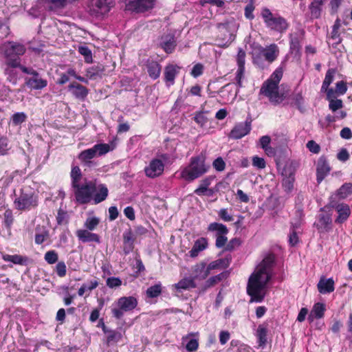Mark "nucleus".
<instances>
[{
  "instance_id": "2f4dec72",
  "label": "nucleus",
  "mask_w": 352,
  "mask_h": 352,
  "mask_svg": "<svg viewBox=\"0 0 352 352\" xmlns=\"http://www.w3.org/2000/svg\"><path fill=\"white\" fill-rule=\"evenodd\" d=\"M3 65V72L5 75L7 76V80L9 82H12L13 84H15L16 81V74L14 72V69L19 68V67L10 66L7 63L6 60H4Z\"/></svg>"
},
{
  "instance_id": "423d86ee",
  "label": "nucleus",
  "mask_w": 352,
  "mask_h": 352,
  "mask_svg": "<svg viewBox=\"0 0 352 352\" xmlns=\"http://www.w3.org/2000/svg\"><path fill=\"white\" fill-rule=\"evenodd\" d=\"M218 35L217 37V45L220 47H228L235 38V33L238 29V25L234 19H230L223 23H218Z\"/></svg>"
},
{
  "instance_id": "09e8293b",
  "label": "nucleus",
  "mask_w": 352,
  "mask_h": 352,
  "mask_svg": "<svg viewBox=\"0 0 352 352\" xmlns=\"http://www.w3.org/2000/svg\"><path fill=\"white\" fill-rule=\"evenodd\" d=\"M122 280L119 277H109L106 280L107 286L111 289L120 287L122 285Z\"/></svg>"
},
{
  "instance_id": "e433bc0d",
  "label": "nucleus",
  "mask_w": 352,
  "mask_h": 352,
  "mask_svg": "<svg viewBox=\"0 0 352 352\" xmlns=\"http://www.w3.org/2000/svg\"><path fill=\"white\" fill-rule=\"evenodd\" d=\"M340 27H341V21L339 18H337L334 22L333 27H332V31L331 33V38L333 40H336L337 43H340L342 41V38L340 37V33L339 32Z\"/></svg>"
},
{
  "instance_id": "9d476101",
  "label": "nucleus",
  "mask_w": 352,
  "mask_h": 352,
  "mask_svg": "<svg viewBox=\"0 0 352 352\" xmlns=\"http://www.w3.org/2000/svg\"><path fill=\"white\" fill-rule=\"evenodd\" d=\"M260 94L269 98L273 104H278L283 100V97L278 92V85L271 81H265L263 84Z\"/></svg>"
},
{
  "instance_id": "c85d7f7f",
  "label": "nucleus",
  "mask_w": 352,
  "mask_h": 352,
  "mask_svg": "<svg viewBox=\"0 0 352 352\" xmlns=\"http://www.w3.org/2000/svg\"><path fill=\"white\" fill-rule=\"evenodd\" d=\"M231 261L230 257H226L224 258H219L211 262L208 266L207 268L208 270L209 273L212 270H221L227 268Z\"/></svg>"
},
{
  "instance_id": "c03bdc74",
  "label": "nucleus",
  "mask_w": 352,
  "mask_h": 352,
  "mask_svg": "<svg viewBox=\"0 0 352 352\" xmlns=\"http://www.w3.org/2000/svg\"><path fill=\"white\" fill-rule=\"evenodd\" d=\"M257 338L259 346H265L267 342V330L265 328L259 326L257 329Z\"/></svg>"
},
{
  "instance_id": "cd10ccee",
  "label": "nucleus",
  "mask_w": 352,
  "mask_h": 352,
  "mask_svg": "<svg viewBox=\"0 0 352 352\" xmlns=\"http://www.w3.org/2000/svg\"><path fill=\"white\" fill-rule=\"evenodd\" d=\"M336 209L338 213V216L336 219V222L342 223L348 219L350 214L349 207L346 204H340L336 206Z\"/></svg>"
},
{
  "instance_id": "49530a36",
  "label": "nucleus",
  "mask_w": 352,
  "mask_h": 352,
  "mask_svg": "<svg viewBox=\"0 0 352 352\" xmlns=\"http://www.w3.org/2000/svg\"><path fill=\"white\" fill-rule=\"evenodd\" d=\"M45 261L50 265L56 263L58 260V253L55 250L47 251L44 256Z\"/></svg>"
},
{
  "instance_id": "6ab92c4d",
  "label": "nucleus",
  "mask_w": 352,
  "mask_h": 352,
  "mask_svg": "<svg viewBox=\"0 0 352 352\" xmlns=\"http://www.w3.org/2000/svg\"><path fill=\"white\" fill-rule=\"evenodd\" d=\"M266 26L272 30L283 32L288 28L287 21L281 16H274L267 24Z\"/></svg>"
},
{
  "instance_id": "13d9d810",
  "label": "nucleus",
  "mask_w": 352,
  "mask_h": 352,
  "mask_svg": "<svg viewBox=\"0 0 352 352\" xmlns=\"http://www.w3.org/2000/svg\"><path fill=\"white\" fill-rule=\"evenodd\" d=\"M289 44L291 52L296 54V52H298L300 48L298 38L297 37H291Z\"/></svg>"
},
{
  "instance_id": "052dcab7",
  "label": "nucleus",
  "mask_w": 352,
  "mask_h": 352,
  "mask_svg": "<svg viewBox=\"0 0 352 352\" xmlns=\"http://www.w3.org/2000/svg\"><path fill=\"white\" fill-rule=\"evenodd\" d=\"M252 164L254 166H255L259 169L265 168L266 166V163H265V160L263 157H260L258 156L253 157Z\"/></svg>"
},
{
  "instance_id": "de8ad7c7",
  "label": "nucleus",
  "mask_w": 352,
  "mask_h": 352,
  "mask_svg": "<svg viewBox=\"0 0 352 352\" xmlns=\"http://www.w3.org/2000/svg\"><path fill=\"white\" fill-rule=\"evenodd\" d=\"M45 3H51L50 10L63 8L67 5V0H43Z\"/></svg>"
},
{
  "instance_id": "a18cd8bd",
  "label": "nucleus",
  "mask_w": 352,
  "mask_h": 352,
  "mask_svg": "<svg viewBox=\"0 0 352 352\" xmlns=\"http://www.w3.org/2000/svg\"><path fill=\"white\" fill-rule=\"evenodd\" d=\"M100 223V219L96 217H89L86 219L84 226L87 230H94Z\"/></svg>"
},
{
  "instance_id": "aec40b11",
  "label": "nucleus",
  "mask_w": 352,
  "mask_h": 352,
  "mask_svg": "<svg viewBox=\"0 0 352 352\" xmlns=\"http://www.w3.org/2000/svg\"><path fill=\"white\" fill-rule=\"evenodd\" d=\"M145 65L148 74L151 78L156 80L160 77L162 66L158 62L148 59Z\"/></svg>"
},
{
  "instance_id": "20e7f679",
  "label": "nucleus",
  "mask_w": 352,
  "mask_h": 352,
  "mask_svg": "<svg viewBox=\"0 0 352 352\" xmlns=\"http://www.w3.org/2000/svg\"><path fill=\"white\" fill-rule=\"evenodd\" d=\"M279 52V48L275 43L266 47L257 45L254 47L252 53L253 63L258 67L263 68L264 61H267L270 64L273 63L278 58Z\"/></svg>"
},
{
  "instance_id": "f257e3e1",
  "label": "nucleus",
  "mask_w": 352,
  "mask_h": 352,
  "mask_svg": "<svg viewBox=\"0 0 352 352\" xmlns=\"http://www.w3.org/2000/svg\"><path fill=\"white\" fill-rule=\"evenodd\" d=\"M71 188L75 201L78 204H87L93 202L98 204L104 201L109 195L105 184L97 185L96 180H89L82 176L80 168L73 166L70 173Z\"/></svg>"
},
{
  "instance_id": "a19ab883",
  "label": "nucleus",
  "mask_w": 352,
  "mask_h": 352,
  "mask_svg": "<svg viewBox=\"0 0 352 352\" xmlns=\"http://www.w3.org/2000/svg\"><path fill=\"white\" fill-rule=\"evenodd\" d=\"M27 120V115L24 112H17L12 116V124L14 126H18L25 122Z\"/></svg>"
},
{
  "instance_id": "e2e57ef3",
  "label": "nucleus",
  "mask_w": 352,
  "mask_h": 352,
  "mask_svg": "<svg viewBox=\"0 0 352 352\" xmlns=\"http://www.w3.org/2000/svg\"><path fill=\"white\" fill-rule=\"evenodd\" d=\"M198 340L195 338H192L186 343V349L188 351L192 352L196 351L198 349Z\"/></svg>"
},
{
  "instance_id": "58836bf2",
  "label": "nucleus",
  "mask_w": 352,
  "mask_h": 352,
  "mask_svg": "<svg viewBox=\"0 0 352 352\" xmlns=\"http://www.w3.org/2000/svg\"><path fill=\"white\" fill-rule=\"evenodd\" d=\"M335 74L336 70L334 69H329L327 70L324 80L322 82L321 91L327 89L329 87V86L332 83Z\"/></svg>"
},
{
  "instance_id": "680f3d73",
  "label": "nucleus",
  "mask_w": 352,
  "mask_h": 352,
  "mask_svg": "<svg viewBox=\"0 0 352 352\" xmlns=\"http://www.w3.org/2000/svg\"><path fill=\"white\" fill-rule=\"evenodd\" d=\"M254 10V6L252 2H250L245 7V16L248 19H253L254 16L253 14V11Z\"/></svg>"
},
{
  "instance_id": "4c0bfd02",
  "label": "nucleus",
  "mask_w": 352,
  "mask_h": 352,
  "mask_svg": "<svg viewBox=\"0 0 352 352\" xmlns=\"http://www.w3.org/2000/svg\"><path fill=\"white\" fill-rule=\"evenodd\" d=\"M161 293L162 285L160 283L149 287L146 292V296L151 298L157 297L161 294Z\"/></svg>"
},
{
  "instance_id": "4d7b16f0",
  "label": "nucleus",
  "mask_w": 352,
  "mask_h": 352,
  "mask_svg": "<svg viewBox=\"0 0 352 352\" xmlns=\"http://www.w3.org/2000/svg\"><path fill=\"white\" fill-rule=\"evenodd\" d=\"M194 120L199 125L203 126L207 122L208 118L205 116L204 112L200 111L196 113Z\"/></svg>"
},
{
  "instance_id": "a878e982",
  "label": "nucleus",
  "mask_w": 352,
  "mask_h": 352,
  "mask_svg": "<svg viewBox=\"0 0 352 352\" xmlns=\"http://www.w3.org/2000/svg\"><path fill=\"white\" fill-rule=\"evenodd\" d=\"M49 230L44 226L37 225L35 228V243L41 245L45 240L49 238Z\"/></svg>"
},
{
  "instance_id": "774afa93",
  "label": "nucleus",
  "mask_w": 352,
  "mask_h": 352,
  "mask_svg": "<svg viewBox=\"0 0 352 352\" xmlns=\"http://www.w3.org/2000/svg\"><path fill=\"white\" fill-rule=\"evenodd\" d=\"M203 69V65L200 63H197L195 65H194L190 74L193 77L197 78L202 74Z\"/></svg>"
},
{
  "instance_id": "603ef678",
  "label": "nucleus",
  "mask_w": 352,
  "mask_h": 352,
  "mask_svg": "<svg viewBox=\"0 0 352 352\" xmlns=\"http://www.w3.org/2000/svg\"><path fill=\"white\" fill-rule=\"evenodd\" d=\"M56 272L59 277H64L67 273V267L63 261H59L56 265Z\"/></svg>"
},
{
  "instance_id": "393cba45",
  "label": "nucleus",
  "mask_w": 352,
  "mask_h": 352,
  "mask_svg": "<svg viewBox=\"0 0 352 352\" xmlns=\"http://www.w3.org/2000/svg\"><path fill=\"white\" fill-rule=\"evenodd\" d=\"M326 310L325 305L322 302H317L316 303L309 316L308 320L310 322L314 321V319H320L324 316V311Z\"/></svg>"
},
{
  "instance_id": "8fccbe9b",
  "label": "nucleus",
  "mask_w": 352,
  "mask_h": 352,
  "mask_svg": "<svg viewBox=\"0 0 352 352\" xmlns=\"http://www.w3.org/2000/svg\"><path fill=\"white\" fill-rule=\"evenodd\" d=\"M122 338L120 332L115 330H109L107 336L108 343L117 342Z\"/></svg>"
},
{
  "instance_id": "3c124183",
  "label": "nucleus",
  "mask_w": 352,
  "mask_h": 352,
  "mask_svg": "<svg viewBox=\"0 0 352 352\" xmlns=\"http://www.w3.org/2000/svg\"><path fill=\"white\" fill-rule=\"evenodd\" d=\"M329 107L332 111L335 112L343 107L342 100L340 99H331Z\"/></svg>"
},
{
  "instance_id": "338daca9",
  "label": "nucleus",
  "mask_w": 352,
  "mask_h": 352,
  "mask_svg": "<svg viewBox=\"0 0 352 352\" xmlns=\"http://www.w3.org/2000/svg\"><path fill=\"white\" fill-rule=\"evenodd\" d=\"M134 239L131 229L126 230L123 233V243H133Z\"/></svg>"
},
{
  "instance_id": "69168bd1",
  "label": "nucleus",
  "mask_w": 352,
  "mask_h": 352,
  "mask_svg": "<svg viewBox=\"0 0 352 352\" xmlns=\"http://www.w3.org/2000/svg\"><path fill=\"white\" fill-rule=\"evenodd\" d=\"M8 142L6 138H0V155H5L8 153Z\"/></svg>"
},
{
  "instance_id": "ea45409f",
  "label": "nucleus",
  "mask_w": 352,
  "mask_h": 352,
  "mask_svg": "<svg viewBox=\"0 0 352 352\" xmlns=\"http://www.w3.org/2000/svg\"><path fill=\"white\" fill-rule=\"evenodd\" d=\"M351 193L352 183H345L338 190V195L342 199L346 198Z\"/></svg>"
},
{
  "instance_id": "0eeeda50",
  "label": "nucleus",
  "mask_w": 352,
  "mask_h": 352,
  "mask_svg": "<svg viewBox=\"0 0 352 352\" xmlns=\"http://www.w3.org/2000/svg\"><path fill=\"white\" fill-rule=\"evenodd\" d=\"M109 151L110 146L108 144H97L92 148L80 152L78 158L83 166L90 168L96 165V164L92 161V159L96 156L104 155Z\"/></svg>"
},
{
  "instance_id": "7c9ffc66",
  "label": "nucleus",
  "mask_w": 352,
  "mask_h": 352,
  "mask_svg": "<svg viewBox=\"0 0 352 352\" xmlns=\"http://www.w3.org/2000/svg\"><path fill=\"white\" fill-rule=\"evenodd\" d=\"M208 230L215 232V236L226 235L228 233L227 227L220 223L213 222L208 225Z\"/></svg>"
},
{
  "instance_id": "37998d69",
  "label": "nucleus",
  "mask_w": 352,
  "mask_h": 352,
  "mask_svg": "<svg viewBox=\"0 0 352 352\" xmlns=\"http://www.w3.org/2000/svg\"><path fill=\"white\" fill-rule=\"evenodd\" d=\"M283 73V68L279 67L276 69V70L271 75L270 78L266 81H271L272 82L276 83V85H278L282 78Z\"/></svg>"
},
{
  "instance_id": "79ce46f5",
  "label": "nucleus",
  "mask_w": 352,
  "mask_h": 352,
  "mask_svg": "<svg viewBox=\"0 0 352 352\" xmlns=\"http://www.w3.org/2000/svg\"><path fill=\"white\" fill-rule=\"evenodd\" d=\"M322 6L320 5H316L313 3H311L309 6V9L310 10L311 13V18L312 19H318L321 16L322 12Z\"/></svg>"
},
{
  "instance_id": "bb28decb",
  "label": "nucleus",
  "mask_w": 352,
  "mask_h": 352,
  "mask_svg": "<svg viewBox=\"0 0 352 352\" xmlns=\"http://www.w3.org/2000/svg\"><path fill=\"white\" fill-rule=\"evenodd\" d=\"M210 274L205 263L196 265L193 270L192 278L195 280H204Z\"/></svg>"
},
{
  "instance_id": "f03ea898",
  "label": "nucleus",
  "mask_w": 352,
  "mask_h": 352,
  "mask_svg": "<svg viewBox=\"0 0 352 352\" xmlns=\"http://www.w3.org/2000/svg\"><path fill=\"white\" fill-rule=\"evenodd\" d=\"M274 262L273 255H268L256 267L248 279L247 293L251 301L261 302L264 299L267 283L272 277V270Z\"/></svg>"
},
{
  "instance_id": "f8f14e48",
  "label": "nucleus",
  "mask_w": 352,
  "mask_h": 352,
  "mask_svg": "<svg viewBox=\"0 0 352 352\" xmlns=\"http://www.w3.org/2000/svg\"><path fill=\"white\" fill-rule=\"evenodd\" d=\"M164 170V162L160 159H153L144 168V173L148 177L155 178L160 176L163 173Z\"/></svg>"
},
{
  "instance_id": "c756f323",
  "label": "nucleus",
  "mask_w": 352,
  "mask_h": 352,
  "mask_svg": "<svg viewBox=\"0 0 352 352\" xmlns=\"http://www.w3.org/2000/svg\"><path fill=\"white\" fill-rule=\"evenodd\" d=\"M2 258L5 261L12 262L14 264L21 265H27L29 261V258L27 256H23L19 254L10 255L6 254H3Z\"/></svg>"
},
{
  "instance_id": "412c9836",
  "label": "nucleus",
  "mask_w": 352,
  "mask_h": 352,
  "mask_svg": "<svg viewBox=\"0 0 352 352\" xmlns=\"http://www.w3.org/2000/svg\"><path fill=\"white\" fill-rule=\"evenodd\" d=\"M160 45L166 53H172L176 47V41L174 35L169 34L162 36Z\"/></svg>"
},
{
  "instance_id": "4be33fe9",
  "label": "nucleus",
  "mask_w": 352,
  "mask_h": 352,
  "mask_svg": "<svg viewBox=\"0 0 352 352\" xmlns=\"http://www.w3.org/2000/svg\"><path fill=\"white\" fill-rule=\"evenodd\" d=\"M76 236L79 241L82 243L96 242L99 243L100 242V236L98 234L90 232L87 230H78L76 232Z\"/></svg>"
},
{
  "instance_id": "2eb2a0df",
  "label": "nucleus",
  "mask_w": 352,
  "mask_h": 352,
  "mask_svg": "<svg viewBox=\"0 0 352 352\" xmlns=\"http://www.w3.org/2000/svg\"><path fill=\"white\" fill-rule=\"evenodd\" d=\"M282 175L283 176V186L285 190L290 192L293 189L295 179L294 167L291 164L286 165L283 170Z\"/></svg>"
},
{
  "instance_id": "f704fd0d",
  "label": "nucleus",
  "mask_w": 352,
  "mask_h": 352,
  "mask_svg": "<svg viewBox=\"0 0 352 352\" xmlns=\"http://www.w3.org/2000/svg\"><path fill=\"white\" fill-rule=\"evenodd\" d=\"M228 276L227 272H221L216 276H212L209 278L205 283L204 288L205 289L211 287L218 283L219 282L221 281L224 278H226Z\"/></svg>"
},
{
  "instance_id": "0e129e2a",
  "label": "nucleus",
  "mask_w": 352,
  "mask_h": 352,
  "mask_svg": "<svg viewBox=\"0 0 352 352\" xmlns=\"http://www.w3.org/2000/svg\"><path fill=\"white\" fill-rule=\"evenodd\" d=\"M219 217L224 221H232L233 217L228 212V209L221 208L218 212Z\"/></svg>"
},
{
  "instance_id": "dca6fc26",
  "label": "nucleus",
  "mask_w": 352,
  "mask_h": 352,
  "mask_svg": "<svg viewBox=\"0 0 352 352\" xmlns=\"http://www.w3.org/2000/svg\"><path fill=\"white\" fill-rule=\"evenodd\" d=\"M25 80L26 85L29 88L34 90L43 89L47 85V80L42 78L38 73L34 76L25 78Z\"/></svg>"
},
{
  "instance_id": "ddd939ff",
  "label": "nucleus",
  "mask_w": 352,
  "mask_h": 352,
  "mask_svg": "<svg viewBox=\"0 0 352 352\" xmlns=\"http://www.w3.org/2000/svg\"><path fill=\"white\" fill-rule=\"evenodd\" d=\"M251 122L245 121L244 122H239L235 124L234 128L231 130L229 138L238 140L243 138L248 135L251 131Z\"/></svg>"
},
{
  "instance_id": "bf43d9fd",
  "label": "nucleus",
  "mask_w": 352,
  "mask_h": 352,
  "mask_svg": "<svg viewBox=\"0 0 352 352\" xmlns=\"http://www.w3.org/2000/svg\"><path fill=\"white\" fill-rule=\"evenodd\" d=\"M347 91L346 83L343 81H339L336 84V92L338 95H344Z\"/></svg>"
},
{
  "instance_id": "9b49d317",
  "label": "nucleus",
  "mask_w": 352,
  "mask_h": 352,
  "mask_svg": "<svg viewBox=\"0 0 352 352\" xmlns=\"http://www.w3.org/2000/svg\"><path fill=\"white\" fill-rule=\"evenodd\" d=\"M14 204L18 210H30L37 206V197L32 192L22 190L20 196L14 200Z\"/></svg>"
},
{
  "instance_id": "f3484780",
  "label": "nucleus",
  "mask_w": 352,
  "mask_h": 352,
  "mask_svg": "<svg viewBox=\"0 0 352 352\" xmlns=\"http://www.w3.org/2000/svg\"><path fill=\"white\" fill-rule=\"evenodd\" d=\"M180 67L177 65L168 64L164 68V81L167 87H170L175 83V78L179 73Z\"/></svg>"
},
{
  "instance_id": "72a5a7b5",
  "label": "nucleus",
  "mask_w": 352,
  "mask_h": 352,
  "mask_svg": "<svg viewBox=\"0 0 352 352\" xmlns=\"http://www.w3.org/2000/svg\"><path fill=\"white\" fill-rule=\"evenodd\" d=\"M212 179V177H207L201 180L199 187L195 190L194 193L199 196L204 195L206 190H207V188H208V186L211 184Z\"/></svg>"
},
{
  "instance_id": "c9c22d12",
  "label": "nucleus",
  "mask_w": 352,
  "mask_h": 352,
  "mask_svg": "<svg viewBox=\"0 0 352 352\" xmlns=\"http://www.w3.org/2000/svg\"><path fill=\"white\" fill-rule=\"evenodd\" d=\"M78 52L80 54L83 56L85 62L86 63H91L93 61L91 50L85 45H79L78 47Z\"/></svg>"
},
{
  "instance_id": "6e6d98bb",
  "label": "nucleus",
  "mask_w": 352,
  "mask_h": 352,
  "mask_svg": "<svg viewBox=\"0 0 352 352\" xmlns=\"http://www.w3.org/2000/svg\"><path fill=\"white\" fill-rule=\"evenodd\" d=\"M213 167L215 168L217 171H223L226 168V163L222 159V157H219L217 159H215L212 163Z\"/></svg>"
},
{
  "instance_id": "1a4fd4ad",
  "label": "nucleus",
  "mask_w": 352,
  "mask_h": 352,
  "mask_svg": "<svg viewBox=\"0 0 352 352\" xmlns=\"http://www.w3.org/2000/svg\"><path fill=\"white\" fill-rule=\"evenodd\" d=\"M114 4V0H89V13L96 18L103 16L109 12Z\"/></svg>"
},
{
  "instance_id": "4468645a",
  "label": "nucleus",
  "mask_w": 352,
  "mask_h": 352,
  "mask_svg": "<svg viewBox=\"0 0 352 352\" xmlns=\"http://www.w3.org/2000/svg\"><path fill=\"white\" fill-rule=\"evenodd\" d=\"M331 168L327 162V158L324 156H320L318 160L316 167V179L318 184L321 183L322 180L329 173Z\"/></svg>"
},
{
  "instance_id": "473e14b6",
  "label": "nucleus",
  "mask_w": 352,
  "mask_h": 352,
  "mask_svg": "<svg viewBox=\"0 0 352 352\" xmlns=\"http://www.w3.org/2000/svg\"><path fill=\"white\" fill-rule=\"evenodd\" d=\"M196 286L195 279L192 277L183 278L175 284V287L179 291L182 289L195 288Z\"/></svg>"
},
{
  "instance_id": "39448f33",
  "label": "nucleus",
  "mask_w": 352,
  "mask_h": 352,
  "mask_svg": "<svg viewBox=\"0 0 352 352\" xmlns=\"http://www.w3.org/2000/svg\"><path fill=\"white\" fill-rule=\"evenodd\" d=\"M25 52V46L19 42L7 41L3 46L4 60L10 66H20L21 56Z\"/></svg>"
},
{
  "instance_id": "5fc2aeb1",
  "label": "nucleus",
  "mask_w": 352,
  "mask_h": 352,
  "mask_svg": "<svg viewBox=\"0 0 352 352\" xmlns=\"http://www.w3.org/2000/svg\"><path fill=\"white\" fill-rule=\"evenodd\" d=\"M306 146L309 151L314 154H318L320 151V145L317 144L314 140L308 141Z\"/></svg>"
},
{
  "instance_id": "7ed1b4c3",
  "label": "nucleus",
  "mask_w": 352,
  "mask_h": 352,
  "mask_svg": "<svg viewBox=\"0 0 352 352\" xmlns=\"http://www.w3.org/2000/svg\"><path fill=\"white\" fill-rule=\"evenodd\" d=\"M206 156L201 153L190 160L189 164L184 168L180 173L181 177L187 182H192L208 172L210 165L206 162Z\"/></svg>"
},
{
  "instance_id": "6e6552de",
  "label": "nucleus",
  "mask_w": 352,
  "mask_h": 352,
  "mask_svg": "<svg viewBox=\"0 0 352 352\" xmlns=\"http://www.w3.org/2000/svg\"><path fill=\"white\" fill-rule=\"evenodd\" d=\"M138 300L134 296H122L116 302V307L111 309L113 317L120 320L125 312L133 311L138 306Z\"/></svg>"
},
{
  "instance_id": "5701e85b",
  "label": "nucleus",
  "mask_w": 352,
  "mask_h": 352,
  "mask_svg": "<svg viewBox=\"0 0 352 352\" xmlns=\"http://www.w3.org/2000/svg\"><path fill=\"white\" fill-rule=\"evenodd\" d=\"M208 247V241L206 238L201 237L195 241L192 249L189 251V256L195 258L198 256L199 253Z\"/></svg>"
},
{
  "instance_id": "864d4df0",
  "label": "nucleus",
  "mask_w": 352,
  "mask_h": 352,
  "mask_svg": "<svg viewBox=\"0 0 352 352\" xmlns=\"http://www.w3.org/2000/svg\"><path fill=\"white\" fill-rule=\"evenodd\" d=\"M245 52L241 48L239 49L238 54L236 56V63L238 67H243L245 68Z\"/></svg>"
},
{
  "instance_id": "a211bd4d",
  "label": "nucleus",
  "mask_w": 352,
  "mask_h": 352,
  "mask_svg": "<svg viewBox=\"0 0 352 352\" xmlns=\"http://www.w3.org/2000/svg\"><path fill=\"white\" fill-rule=\"evenodd\" d=\"M68 89L75 98L81 100H84L89 93L87 87L76 82L71 83Z\"/></svg>"
},
{
  "instance_id": "b1692460",
  "label": "nucleus",
  "mask_w": 352,
  "mask_h": 352,
  "mask_svg": "<svg viewBox=\"0 0 352 352\" xmlns=\"http://www.w3.org/2000/svg\"><path fill=\"white\" fill-rule=\"evenodd\" d=\"M317 286L319 292L321 294H329L335 289L334 281L331 278L328 279L320 278Z\"/></svg>"
}]
</instances>
